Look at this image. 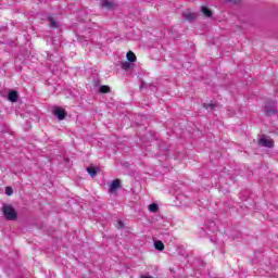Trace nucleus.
Wrapping results in <instances>:
<instances>
[{"label":"nucleus","mask_w":278,"mask_h":278,"mask_svg":"<svg viewBox=\"0 0 278 278\" xmlns=\"http://www.w3.org/2000/svg\"><path fill=\"white\" fill-rule=\"evenodd\" d=\"M2 213L7 220H16V218H18L16 210H14L10 204L2 205Z\"/></svg>","instance_id":"nucleus-1"},{"label":"nucleus","mask_w":278,"mask_h":278,"mask_svg":"<svg viewBox=\"0 0 278 278\" xmlns=\"http://www.w3.org/2000/svg\"><path fill=\"white\" fill-rule=\"evenodd\" d=\"M265 113L267 116H273L277 114V102L276 101H267L265 103Z\"/></svg>","instance_id":"nucleus-2"},{"label":"nucleus","mask_w":278,"mask_h":278,"mask_svg":"<svg viewBox=\"0 0 278 278\" xmlns=\"http://www.w3.org/2000/svg\"><path fill=\"white\" fill-rule=\"evenodd\" d=\"M260 147H266L267 149H273L275 147V141L273 139L262 136L261 139L258 140Z\"/></svg>","instance_id":"nucleus-3"},{"label":"nucleus","mask_w":278,"mask_h":278,"mask_svg":"<svg viewBox=\"0 0 278 278\" xmlns=\"http://www.w3.org/2000/svg\"><path fill=\"white\" fill-rule=\"evenodd\" d=\"M53 114L59 118V121H64V118H66V110L60 106L54 108Z\"/></svg>","instance_id":"nucleus-4"},{"label":"nucleus","mask_w":278,"mask_h":278,"mask_svg":"<svg viewBox=\"0 0 278 278\" xmlns=\"http://www.w3.org/2000/svg\"><path fill=\"white\" fill-rule=\"evenodd\" d=\"M182 16L189 23H192V21L197 20V13H192V12H184Z\"/></svg>","instance_id":"nucleus-5"},{"label":"nucleus","mask_w":278,"mask_h":278,"mask_svg":"<svg viewBox=\"0 0 278 278\" xmlns=\"http://www.w3.org/2000/svg\"><path fill=\"white\" fill-rule=\"evenodd\" d=\"M101 8H105L106 10H112L114 8V1L101 0Z\"/></svg>","instance_id":"nucleus-6"},{"label":"nucleus","mask_w":278,"mask_h":278,"mask_svg":"<svg viewBox=\"0 0 278 278\" xmlns=\"http://www.w3.org/2000/svg\"><path fill=\"white\" fill-rule=\"evenodd\" d=\"M8 99L9 101H11V103H16V101H18V92L14 90L10 91L8 94Z\"/></svg>","instance_id":"nucleus-7"},{"label":"nucleus","mask_w":278,"mask_h":278,"mask_svg":"<svg viewBox=\"0 0 278 278\" xmlns=\"http://www.w3.org/2000/svg\"><path fill=\"white\" fill-rule=\"evenodd\" d=\"M118 188H121V180H118V179L113 180L110 186L111 192H116V190H118Z\"/></svg>","instance_id":"nucleus-8"},{"label":"nucleus","mask_w":278,"mask_h":278,"mask_svg":"<svg viewBox=\"0 0 278 278\" xmlns=\"http://www.w3.org/2000/svg\"><path fill=\"white\" fill-rule=\"evenodd\" d=\"M149 212H152L153 214L160 212V206L156 203H152L148 206Z\"/></svg>","instance_id":"nucleus-9"},{"label":"nucleus","mask_w":278,"mask_h":278,"mask_svg":"<svg viewBox=\"0 0 278 278\" xmlns=\"http://www.w3.org/2000/svg\"><path fill=\"white\" fill-rule=\"evenodd\" d=\"M111 88L110 86H105V85H102L100 86L99 88V92H101L102 94H108V92H111Z\"/></svg>","instance_id":"nucleus-10"},{"label":"nucleus","mask_w":278,"mask_h":278,"mask_svg":"<svg viewBox=\"0 0 278 278\" xmlns=\"http://www.w3.org/2000/svg\"><path fill=\"white\" fill-rule=\"evenodd\" d=\"M154 249L156 251H163L164 250V242H162V241H154Z\"/></svg>","instance_id":"nucleus-11"},{"label":"nucleus","mask_w":278,"mask_h":278,"mask_svg":"<svg viewBox=\"0 0 278 278\" xmlns=\"http://www.w3.org/2000/svg\"><path fill=\"white\" fill-rule=\"evenodd\" d=\"M202 13H203L204 16H206L207 18L212 17V10H210L207 7H202Z\"/></svg>","instance_id":"nucleus-12"},{"label":"nucleus","mask_w":278,"mask_h":278,"mask_svg":"<svg viewBox=\"0 0 278 278\" xmlns=\"http://www.w3.org/2000/svg\"><path fill=\"white\" fill-rule=\"evenodd\" d=\"M48 21L50 23V27L53 29H58V22H55V18L53 16L48 17Z\"/></svg>","instance_id":"nucleus-13"},{"label":"nucleus","mask_w":278,"mask_h":278,"mask_svg":"<svg viewBox=\"0 0 278 278\" xmlns=\"http://www.w3.org/2000/svg\"><path fill=\"white\" fill-rule=\"evenodd\" d=\"M126 58L128 62H136V54L131 51L127 52Z\"/></svg>","instance_id":"nucleus-14"},{"label":"nucleus","mask_w":278,"mask_h":278,"mask_svg":"<svg viewBox=\"0 0 278 278\" xmlns=\"http://www.w3.org/2000/svg\"><path fill=\"white\" fill-rule=\"evenodd\" d=\"M122 68L123 71H129V68H131V63L125 61L122 63Z\"/></svg>","instance_id":"nucleus-15"},{"label":"nucleus","mask_w":278,"mask_h":278,"mask_svg":"<svg viewBox=\"0 0 278 278\" xmlns=\"http://www.w3.org/2000/svg\"><path fill=\"white\" fill-rule=\"evenodd\" d=\"M87 173L92 177H97V169L94 167H87Z\"/></svg>","instance_id":"nucleus-16"},{"label":"nucleus","mask_w":278,"mask_h":278,"mask_svg":"<svg viewBox=\"0 0 278 278\" xmlns=\"http://www.w3.org/2000/svg\"><path fill=\"white\" fill-rule=\"evenodd\" d=\"M4 193L7 197H12V194H14V189H12V187H5Z\"/></svg>","instance_id":"nucleus-17"},{"label":"nucleus","mask_w":278,"mask_h":278,"mask_svg":"<svg viewBox=\"0 0 278 278\" xmlns=\"http://www.w3.org/2000/svg\"><path fill=\"white\" fill-rule=\"evenodd\" d=\"M203 108L204 110H214V108H216V104L214 103H203Z\"/></svg>","instance_id":"nucleus-18"},{"label":"nucleus","mask_w":278,"mask_h":278,"mask_svg":"<svg viewBox=\"0 0 278 278\" xmlns=\"http://www.w3.org/2000/svg\"><path fill=\"white\" fill-rule=\"evenodd\" d=\"M117 229H123V227H125V224L123 223V220H118L117 222Z\"/></svg>","instance_id":"nucleus-19"},{"label":"nucleus","mask_w":278,"mask_h":278,"mask_svg":"<svg viewBox=\"0 0 278 278\" xmlns=\"http://www.w3.org/2000/svg\"><path fill=\"white\" fill-rule=\"evenodd\" d=\"M141 278H153V276H146V275H142Z\"/></svg>","instance_id":"nucleus-20"}]
</instances>
